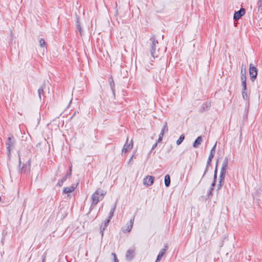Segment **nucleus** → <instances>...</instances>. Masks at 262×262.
<instances>
[{"label":"nucleus","mask_w":262,"mask_h":262,"mask_svg":"<svg viewBox=\"0 0 262 262\" xmlns=\"http://www.w3.org/2000/svg\"><path fill=\"white\" fill-rule=\"evenodd\" d=\"M228 158H227V157H225V158L224 159V160L223 161L221 170L226 172L227 168L228 166Z\"/></svg>","instance_id":"nucleus-15"},{"label":"nucleus","mask_w":262,"mask_h":262,"mask_svg":"<svg viewBox=\"0 0 262 262\" xmlns=\"http://www.w3.org/2000/svg\"><path fill=\"white\" fill-rule=\"evenodd\" d=\"M167 131H168V127H167V126H165V125H163V128H162V129L161 130V133L164 134L165 132H167Z\"/></svg>","instance_id":"nucleus-31"},{"label":"nucleus","mask_w":262,"mask_h":262,"mask_svg":"<svg viewBox=\"0 0 262 262\" xmlns=\"http://www.w3.org/2000/svg\"><path fill=\"white\" fill-rule=\"evenodd\" d=\"M242 85L243 86V90L246 91V89H247L246 81H242Z\"/></svg>","instance_id":"nucleus-29"},{"label":"nucleus","mask_w":262,"mask_h":262,"mask_svg":"<svg viewBox=\"0 0 262 262\" xmlns=\"http://www.w3.org/2000/svg\"><path fill=\"white\" fill-rule=\"evenodd\" d=\"M7 154L8 156L10 155L11 150L14 146V138L12 136H11L8 138V140L6 142Z\"/></svg>","instance_id":"nucleus-4"},{"label":"nucleus","mask_w":262,"mask_h":262,"mask_svg":"<svg viewBox=\"0 0 262 262\" xmlns=\"http://www.w3.org/2000/svg\"><path fill=\"white\" fill-rule=\"evenodd\" d=\"M210 106H211L210 102H206V103H204L202 106V111H205L207 110L210 107Z\"/></svg>","instance_id":"nucleus-22"},{"label":"nucleus","mask_w":262,"mask_h":262,"mask_svg":"<svg viewBox=\"0 0 262 262\" xmlns=\"http://www.w3.org/2000/svg\"><path fill=\"white\" fill-rule=\"evenodd\" d=\"M213 190V187H210V189H209V191H208V195H211V193H212V190Z\"/></svg>","instance_id":"nucleus-35"},{"label":"nucleus","mask_w":262,"mask_h":262,"mask_svg":"<svg viewBox=\"0 0 262 262\" xmlns=\"http://www.w3.org/2000/svg\"><path fill=\"white\" fill-rule=\"evenodd\" d=\"M109 82H110V85L111 89L112 90L113 96L115 97V82H114L112 77H111L109 78Z\"/></svg>","instance_id":"nucleus-13"},{"label":"nucleus","mask_w":262,"mask_h":262,"mask_svg":"<svg viewBox=\"0 0 262 262\" xmlns=\"http://www.w3.org/2000/svg\"><path fill=\"white\" fill-rule=\"evenodd\" d=\"M70 169H71V170H72V166H70V167H69V170H70Z\"/></svg>","instance_id":"nucleus-47"},{"label":"nucleus","mask_w":262,"mask_h":262,"mask_svg":"<svg viewBox=\"0 0 262 262\" xmlns=\"http://www.w3.org/2000/svg\"><path fill=\"white\" fill-rule=\"evenodd\" d=\"M71 169H70L69 171L67 172L66 174L65 175L67 176V178H68V176H71Z\"/></svg>","instance_id":"nucleus-37"},{"label":"nucleus","mask_w":262,"mask_h":262,"mask_svg":"<svg viewBox=\"0 0 262 262\" xmlns=\"http://www.w3.org/2000/svg\"><path fill=\"white\" fill-rule=\"evenodd\" d=\"M249 75L250 80L252 82H254L256 79L257 76V70L252 63H250L249 65Z\"/></svg>","instance_id":"nucleus-3"},{"label":"nucleus","mask_w":262,"mask_h":262,"mask_svg":"<svg viewBox=\"0 0 262 262\" xmlns=\"http://www.w3.org/2000/svg\"><path fill=\"white\" fill-rule=\"evenodd\" d=\"M202 142V138L201 136H199L194 141L193 143V146L194 148H198Z\"/></svg>","instance_id":"nucleus-14"},{"label":"nucleus","mask_w":262,"mask_h":262,"mask_svg":"<svg viewBox=\"0 0 262 262\" xmlns=\"http://www.w3.org/2000/svg\"><path fill=\"white\" fill-rule=\"evenodd\" d=\"M27 170V167L26 166H23L22 168V171H24V172H26Z\"/></svg>","instance_id":"nucleus-40"},{"label":"nucleus","mask_w":262,"mask_h":262,"mask_svg":"<svg viewBox=\"0 0 262 262\" xmlns=\"http://www.w3.org/2000/svg\"><path fill=\"white\" fill-rule=\"evenodd\" d=\"M165 185L166 187H169L170 184V178L169 175L166 174L164 179Z\"/></svg>","instance_id":"nucleus-19"},{"label":"nucleus","mask_w":262,"mask_h":262,"mask_svg":"<svg viewBox=\"0 0 262 262\" xmlns=\"http://www.w3.org/2000/svg\"><path fill=\"white\" fill-rule=\"evenodd\" d=\"M106 193V192L100 188L98 189L92 195V205L90 210H92L94 207L101 200Z\"/></svg>","instance_id":"nucleus-1"},{"label":"nucleus","mask_w":262,"mask_h":262,"mask_svg":"<svg viewBox=\"0 0 262 262\" xmlns=\"http://www.w3.org/2000/svg\"><path fill=\"white\" fill-rule=\"evenodd\" d=\"M226 173V171L221 170L220 174V177H219V183H223L224 179H225Z\"/></svg>","instance_id":"nucleus-17"},{"label":"nucleus","mask_w":262,"mask_h":262,"mask_svg":"<svg viewBox=\"0 0 262 262\" xmlns=\"http://www.w3.org/2000/svg\"><path fill=\"white\" fill-rule=\"evenodd\" d=\"M46 90V83L45 81L42 84V85L40 86L39 89L38 90V94L39 99L41 100V96L42 95L44 97V91Z\"/></svg>","instance_id":"nucleus-9"},{"label":"nucleus","mask_w":262,"mask_h":262,"mask_svg":"<svg viewBox=\"0 0 262 262\" xmlns=\"http://www.w3.org/2000/svg\"><path fill=\"white\" fill-rule=\"evenodd\" d=\"M155 177L151 176H147L143 179V184L146 186H150L154 183Z\"/></svg>","instance_id":"nucleus-5"},{"label":"nucleus","mask_w":262,"mask_h":262,"mask_svg":"<svg viewBox=\"0 0 262 262\" xmlns=\"http://www.w3.org/2000/svg\"><path fill=\"white\" fill-rule=\"evenodd\" d=\"M134 220V218H133V219H131L130 220L129 224H128L127 225L126 227L122 228V231L124 233L129 232L130 231V230H132V228L133 227Z\"/></svg>","instance_id":"nucleus-10"},{"label":"nucleus","mask_w":262,"mask_h":262,"mask_svg":"<svg viewBox=\"0 0 262 262\" xmlns=\"http://www.w3.org/2000/svg\"><path fill=\"white\" fill-rule=\"evenodd\" d=\"M110 222V220H109V219H107L104 221L103 225H102L100 226V232L101 233V236H103V232H104V231L105 230V229L107 226V225H108V224H109Z\"/></svg>","instance_id":"nucleus-11"},{"label":"nucleus","mask_w":262,"mask_h":262,"mask_svg":"<svg viewBox=\"0 0 262 262\" xmlns=\"http://www.w3.org/2000/svg\"><path fill=\"white\" fill-rule=\"evenodd\" d=\"M185 136L183 134L181 135L178 140L177 141V144L180 145L181 144V143L184 140Z\"/></svg>","instance_id":"nucleus-23"},{"label":"nucleus","mask_w":262,"mask_h":262,"mask_svg":"<svg viewBox=\"0 0 262 262\" xmlns=\"http://www.w3.org/2000/svg\"><path fill=\"white\" fill-rule=\"evenodd\" d=\"M163 135H164L163 133H160V135L159 136V138H158V140L157 141V142H160L162 141Z\"/></svg>","instance_id":"nucleus-32"},{"label":"nucleus","mask_w":262,"mask_h":262,"mask_svg":"<svg viewBox=\"0 0 262 262\" xmlns=\"http://www.w3.org/2000/svg\"><path fill=\"white\" fill-rule=\"evenodd\" d=\"M114 262H119V260H118V259H115Z\"/></svg>","instance_id":"nucleus-46"},{"label":"nucleus","mask_w":262,"mask_h":262,"mask_svg":"<svg viewBox=\"0 0 262 262\" xmlns=\"http://www.w3.org/2000/svg\"><path fill=\"white\" fill-rule=\"evenodd\" d=\"M165 125V126H167V122H164V125Z\"/></svg>","instance_id":"nucleus-45"},{"label":"nucleus","mask_w":262,"mask_h":262,"mask_svg":"<svg viewBox=\"0 0 262 262\" xmlns=\"http://www.w3.org/2000/svg\"><path fill=\"white\" fill-rule=\"evenodd\" d=\"M39 46L40 47V48L43 49V51H44L45 49H47L46 46V43L45 40L43 38H40L39 40Z\"/></svg>","instance_id":"nucleus-18"},{"label":"nucleus","mask_w":262,"mask_h":262,"mask_svg":"<svg viewBox=\"0 0 262 262\" xmlns=\"http://www.w3.org/2000/svg\"><path fill=\"white\" fill-rule=\"evenodd\" d=\"M76 27H77V29L78 30L79 32H80V35H82V29L80 25L78 18H77Z\"/></svg>","instance_id":"nucleus-24"},{"label":"nucleus","mask_w":262,"mask_h":262,"mask_svg":"<svg viewBox=\"0 0 262 262\" xmlns=\"http://www.w3.org/2000/svg\"><path fill=\"white\" fill-rule=\"evenodd\" d=\"M133 140H132L129 143H128V144H127V143H126L122 149V153H127L128 151H129V150H130L132 148H133Z\"/></svg>","instance_id":"nucleus-8"},{"label":"nucleus","mask_w":262,"mask_h":262,"mask_svg":"<svg viewBox=\"0 0 262 262\" xmlns=\"http://www.w3.org/2000/svg\"><path fill=\"white\" fill-rule=\"evenodd\" d=\"M116 203L115 204L114 207L111 209L110 212V213H109V215L107 217V219H109V220L111 221V219L112 218V217L114 215V211H115V208H116Z\"/></svg>","instance_id":"nucleus-20"},{"label":"nucleus","mask_w":262,"mask_h":262,"mask_svg":"<svg viewBox=\"0 0 262 262\" xmlns=\"http://www.w3.org/2000/svg\"><path fill=\"white\" fill-rule=\"evenodd\" d=\"M208 168H209V167H207V166L206 165L205 171H204V174L203 175V177L205 176V174H206V173L208 171Z\"/></svg>","instance_id":"nucleus-38"},{"label":"nucleus","mask_w":262,"mask_h":262,"mask_svg":"<svg viewBox=\"0 0 262 262\" xmlns=\"http://www.w3.org/2000/svg\"><path fill=\"white\" fill-rule=\"evenodd\" d=\"M216 145V142L215 143V144L212 147V148H211V149L210 150V154H209V158H213L214 155V153H215V151Z\"/></svg>","instance_id":"nucleus-21"},{"label":"nucleus","mask_w":262,"mask_h":262,"mask_svg":"<svg viewBox=\"0 0 262 262\" xmlns=\"http://www.w3.org/2000/svg\"><path fill=\"white\" fill-rule=\"evenodd\" d=\"M45 255H43L42 256V262H45Z\"/></svg>","instance_id":"nucleus-42"},{"label":"nucleus","mask_w":262,"mask_h":262,"mask_svg":"<svg viewBox=\"0 0 262 262\" xmlns=\"http://www.w3.org/2000/svg\"><path fill=\"white\" fill-rule=\"evenodd\" d=\"M245 13V9L243 8H241L239 11L235 12L233 16L234 19L238 20Z\"/></svg>","instance_id":"nucleus-7"},{"label":"nucleus","mask_w":262,"mask_h":262,"mask_svg":"<svg viewBox=\"0 0 262 262\" xmlns=\"http://www.w3.org/2000/svg\"><path fill=\"white\" fill-rule=\"evenodd\" d=\"M167 246H165L164 248L161 250V251L159 253V254L158 255L156 262H158L161 259L163 255L165 254V251L167 250Z\"/></svg>","instance_id":"nucleus-12"},{"label":"nucleus","mask_w":262,"mask_h":262,"mask_svg":"<svg viewBox=\"0 0 262 262\" xmlns=\"http://www.w3.org/2000/svg\"><path fill=\"white\" fill-rule=\"evenodd\" d=\"M261 6V0H258L257 3V7L258 9V11L260 10V8Z\"/></svg>","instance_id":"nucleus-30"},{"label":"nucleus","mask_w":262,"mask_h":262,"mask_svg":"<svg viewBox=\"0 0 262 262\" xmlns=\"http://www.w3.org/2000/svg\"><path fill=\"white\" fill-rule=\"evenodd\" d=\"M242 97H243V99L245 100H247L248 98L247 92H246V91H244L243 90L242 91Z\"/></svg>","instance_id":"nucleus-28"},{"label":"nucleus","mask_w":262,"mask_h":262,"mask_svg":"<svg viewBox=\"0 0 262 262\" xmlns=\"http://www.w3.org/2000/svg\"><path fill=\"white\" fill-rule=\"evenodd\" d=\"M217 164L218 161L216 162L215 168L214 169V180L216 181L217 178Z\"/></svg>","instance_id":"nucleus-27"},{"label":"nucleus","mask_w":262,"mask_h":262,"mask_svg":"<svg viewBox=\"0 0 262 262\" xmlns=\"http://www.w3.org/2000/svg\"><path fill=\"white\" fill-rule=\"evenodd\" d=\"M215 180H213V183L211 184V187H213L215 185Z\"/></svg>","instance_id":"nucleus-41"},{"label":"nucleus","mask_w":262,"mask_h":262,"mask_svg":"<svg viewBox=\"0 0 262 262\" xmlns=\"http://www.w3.org/2000/svg\"><path fill=\"white\" fill-rule=\"evenodd\" d=\"M223 185V183H219V184L217 185V190H220L221 188L222 187V186Z\"/></svg>","instance_id":"nucleus-34"},{"label":"nucleus","mask_w":262,"mask_h":262,"mask_svg":"<svg viewBox=\"0 0 262 262\" xmlns=\"http://www.w3.org/2000/svg\"><path fill=\"white\" fill-rule=\"evenodd\" d=\"M241 81H246V71H244V74H243V70H241Z\"/></svg>","instance_id":"nucleus-26"},{"label":"nucleus","mask_w":262,"mask_h":262,"mask_svg":"<svg viewBox=\"0 0 262 262\" xmlns=\"http://www.w3.org/2000/svg\"><path fill=\"white\" fill-rule=\"evenodd\" d=\"M212 159L213 158L208 157V160L207 162V164H206V165L207 166V167H209V166L210 165V164H211Z\"/></svg>","instance_id":"nucleus-33"},{"label":"nucleus","mask_w":262,"mask_h":262,"mask_svg":"<svg viewBox=\"0 0 262 262\" xmlns=\"http://www.w3.org/2000/svg\"><path fill=\"white\" fill-rule=\"evenodd\" d=\"M134 158V155H133L131 157V158H130L129 162H130L132 160V159H133Z\"/></svg>","instance_id":"nucleus-43"},{"label":"nucleus","mask_w":262,"mask_h":262,"mask_svg":"<svg viewBox=\"0 0 262 262\" xmlns=\"http://www.w3.org/2000/svg\"><path fill=\"white\" fill-rule=\"evenodd\" d=\"M67 176H65L61 180L58 181L57 185L59 186H61L63 183L67 180Z\"/></svg>","instance_id":"nucleus-25"},{"label":"nucleus","mask_w":262,"mask_h":262,"mask_svg":"<svg viewBox=\"0 0 262 262\" xmlns=\"http://www.w3.org/2000/svg\"><path fill=\"white\" fill-rule=\"evenodd\" d=\"M18 156H19V166H20V164H21V161H20V158L19 155H18Z\"/></svg>","instance_id":"nucleus-44"},{"label":"nucleus","mask_w":262,"mask_h":262,"mask_svg":"<svg viewBox=\"0 0 262 262\" xmlns=\"http://www.w3.org/2000/svg\"><path fill=\"white\" fill-rule=\"evenodd\" d=\"M157 143H158V142H157V143H155V144L152 145V148H151V150H153V149H154V148H155L157 146Z\"/></svg>","instance_id":"nucleus-39"},{"label":"nucleus","mask_w":262,"mask_h":262,"mask_svg":"<svg viewBox=\"0 0 262 262\" xmlns=\"http://www.w3.org/2000/svg\"><path fill=\"white\" fill-rule=\"evenodd\" d=\"M112 255L114 257V261L115 260V259H118L117 257V255L115 253H112Z\"/></svg>","instance_id":"nucleus-36"},{"label":"nucleus","mask_w":262,"mask_h":262,"mask_svg":"<svg viewBox=\"0 0 262 262\" xmlns=\"http://www.w3.org/2000/svg\"><path fill=\"white\" fill-rule=\"evenodd\" d=\"M135 249L133 248L128 249L125 255V258L126 260L131 261L133 259L135 255Z\"/></svg>","instance_id":"nucleus-6"},{"label":"nucleus","mask_w":262,"mask_h":262,"mask_svg":"<svg viewBox=\"0 0 262 262\" xmlns=\"http://www.w3.org/2000/svg\"><path fill=\"white\" fill-rule=\"evenodd\" d=\"M150 40L151 41L150 54L154 57V58H155L156 57H158V52L159 51V49L158 48L159 44L158 41L155 37H151L150 39Z\"/></svg>","instance_id":"nucleus-2"},{"label":"nucleus","mask_w":262,"mask_h":262,"mask_svg":"<svg viewBox=\"0 0 262 262\" xmlns=\"http://www.w3.org/2000/svg\"><path fill=\"white\" fill-rule=\"evenodd\" d=\"M75 189L74 186H71L70 187H64L63 190V193H69L73 192Z\"/></svg>","instance_id":"nucleus-16"}]
</instances>
